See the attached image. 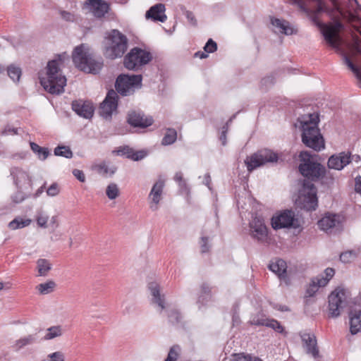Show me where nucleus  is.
<instances>
[{
  "instance_id": "0e129e2a",
  "label": "nucleus",
  "mask_w": 361,
  "mask_h": 361,
  "mask_svg": "<svg viewBox=\"0 0 361 361\" xmlns=\"http://www.w3.org/2000/svg\"><path fill=\"white\" fill-rule=\"evenodd\" d=\"M228 122L223 127L222 133L220 136V140L221 141V143L223 145H226V133L228 130Z\"/></svg>"
},
{
  "instance_id": "13d9d810",
  "label": "nucleus",
  "mask_w": 361,
  "mask_h": 361,
  "mask_svg": "<svg viewBox=\"0 0 361 361\" xmlns=\"http://www.w3.org/2000/svg\"><path fill=\"white\" fill-rule=\"evenodd\" d=\"M10 134H18V128H12L10 126H6L1 133V135L3 136H6Z\"/></svg>"
},
{
  "instance_id": "f03ea898",
  "label": "nucleus",
  "mask_w": 361,
  "mask_h": 361,
  "mask_svg": "<svg viewBox=\"0 0 361 361\" xmlns=\"http://www.w3.org/2000/svg\"><path fill=\"white\" fill-rule=\"evenodd\" d=\"M302 128V141L308 147L315 151L324 148V140L317 127L319 117L317 115L309 114L298 118Z\"/></svg>"
},
{
  "instance_id": "7c9ffc66",
  "label": "nucleus",
  "mask_w": 361,
  "mask_h": 361,
  "mask_svg": "<svg viewBox=\"0 0 361 361\" xmlns=\"http://www.w3.org/2000/svg\"><path fill=\"white\" fill-rule=\"evenodd\" d=\"M210 299V288L207 283H202L200 288V293L197 301L198 309L200 310Z\"/></svg>"
},
{
  "instance_id": "680f3d73",
  "label": "nucleus",
  "mask_w": 361,
  "mask_h": 361,
  "mask_svg": "<svg viewBox=\"0 0 361 361\" xmlns=\"http://www.w3.org/2000/svg\"><path fill=\"white\" fill-rule=\"evenodd\" d=\"M73 174L79 181L82 183L85 181V176L82 171L79 169H74L73 171Z\"/></svg>"
},
{
  "instance_id": "72a5a7b5",
  "label": "nucleus",
  "mask_w": 361,
  "mask_h": 361,
  "mask_svg": "<svg viewBox=\"0 0 361 361\" xmlns=\"http://www.w3.org/2000/svg\"><path fill=\"white\" fill-rule=\"evenodd\" d=\"M56 283L54 281H48L36 286V289L41 295H47L52 293L56 288Z\"/></svg>"
},
{
  "instance_id": "6e6d98bb",
  "label": "nucleus",
  "mask_w": 361,
  "mask_h": 361,
  "mask_svg": "<svg viewBox=\"0 0 361 361\" xmlns=\"http://www.w3.org/2000/svg\"><path fill=\"white\" fill-rule=\"evenodd\" d=\"M201 252L205 253L209 250V245L208 244V238L202 237L200 240Z\"/></svg>"
},
{
  "instance_id": "338daca9",
  "label": "nucleus",
  "mask_w": 361,
  "mask_h": 361,
  "mask_svg": "<svg viewBox=\"0 0 361 361\" xmlns=\"http://www.w3.org/2000/svg\"><path fill=\"white\" fill-rule=\"evenodd\" d=\"M355 191L361 195V176L355 178Z\"/></svg>"
},
{
  "instance_id": "1a4fd4ad",
  "label": "nucleus",
  "mask_w": 361,
  "mask_h": 361,
  "mask_svg": "<svg viewBox=\"0 0 361 361\" xmlns=\"http://www.w3.org/2000/svg\"><path fill=\"white\" fill-rule=\"evenodd\" d=\"M278 160V156L272 151L264 149L255 153L245 161L247 170L252 171L257 167H259L268 162H276Z\"/></svg>"
},
{
  "instance_id": "aec40b11",
  "label": "nucleus",
  "mask_w": 361,
  "mask_h": 361,
  "mask_svg": "<svg viewBox=\"0 0 361 361\" xmlns=\"http://www.w3.org/2000/svg\"><path fill=\"white\" fill-rule=\"evenodd\" d=\"M72 109L80 116L90 118L94 114V106L90 102L75 100L72 102Z\"/></svg>"
},
{
  "instance_id": "9b49d317",
  "label": "nucleus",
  "mask_w": 361,
  "mask_h": 361,
  "mask_svg": "<svg viewBox=\"0 0 361 361\" xmlns=\"http://www.w3.org/2000/svg\"><path fill=\"white\" fill-rule=\"evenodd\" d=\"M271 226L275 230L283 228H297L298 220L295 218V214L291 210H286L280 214L271 218Z\"/></svg>"
},
{
  "instance_id": "58836bf2",
  "label": "nucleus",
  "mask_w": 361,
  "mask_h": 361,
  "mask_svg": "<svg viewBox=\"0 0 361 361\" xmlns=\"http://www.w3.org/2000/svg\"><path fill=\"white\" fill-rule=\"evenodd\" d=\"M30 219L23 220L22 219L16 218L8 224V227L12 230H16L30 225Z\"/></svg>"
},
{
  "instance_id": "a878e982",
  "label": "nucleus",
  "mask_w": 361,
  "mask_h": 361,
  "mask_svg": "<svg viewBox=\"0 0 361 361\" xmlns=\"http://www.w3.org/2000/svg\"><path fill=\"white\" fill-rule=\"evenodd\" d=\"M38 341V336L37 333L25 336L18 340H16L13 345V348L16 350H20L22 348L32 345L37 343Z\"/></svg>"
},
{
  "instance_id": "6ab92c4d",
  "label": "nucleus",
  "mask_w": 361,
  "mask_h": 361,
  "mask_svg": "<svg viewBox=\"0 0 361 361\" xmlns=\"http://www.w3.org/2000/svg\"><path fill=\"white\" fill-rule=\"evenodd\" d=\"M14 183L18 189H29L32 186V180L28 173L19 168H13L11 171Z\"/></svg>"
},
{
  "instance_id": "a19ab883",
  "label": "nucleus",
  "mask_w": 361,
  "mask_h": 361,
  "mask_svg": "<svg viewBox=\"0 0 361 361\" xmlns=\"http://www.w3.org/2000/svg\"><path fill=\"white\" fill-rule=\"evenodd\" d=\"M8 75L15 82H18L21 76V69L14 65H11L7 68Z\"/></svg>"
},
{
  "instance_id": "f704fd0d",
  "label": "nucleus",
  "mask_w": 361,
  "mask_h": 361,
  "mask_svg": "<svg viewBox=\"0 0 361 361\" xmlns=\"http://www.w3.org/2000/svg\"><path fill=\"white\" fill-rule=\"evenodd\" d=\"M47 334L44 338V340H51L57 337H60L63 334V329L61 326H52L47 329Z\"/></svg>"
},
{
  "instance_id": "c85d7f7f",
  "label": "nucleus",
  "mask_w": 361,
  "mask_h": 361,
  "mask_svg": "<svg viewBox=\"0 0 361 361\" xmlns=\"http://www.w3.org/2000/svg\"><path fill=\"white\" fill-rule=\"evenodd\" d=\"M269 269L277 274L281 279H286V273L287 265L284 260L278 259L274 262H271L269 265Z\"/></svg>"
},
{
  "instance_id": "6e6552de",
  "label": "nucleus",
  "mask_w": 361,
  "mask_h": 361,
  "mask_svg": "<svg viewBox=\"0 0 361 361\" xmlns=\"http://www.w3.org/2000/svg\"><path fill=\"white\" fill-rule=\"evenodd\" d=\"M152 59L149 52L138 47L132 49L124 58V66L128 70H137Z\"/></svg>"
},
{
  "instance_id": "c03bdc74",
  "label": "nucleus",
  "mask_w": 361,
  "mask_h": 361,
  "mask_svg": "<svg viewBox=\"0 0 361 361\" xmlns=\"http://www.w3.org/2000/svg\"><path fill=\"white\" fill-rule=\"evenodd\" d=\"M49 216L47 215L42 210H39L37 214V223L39 227L47 228Z\"/></svg>"
},
{
  "instance_id": "4d7b16f0",
  "label": "nucleus",
  "mask_w": 361,
  "mask_h": 361,
  "mask_svg": "<svg viewBox=\"0 0 361 361\" xmlns=\"http://www.w3.org/2000/svg\"><path fill=\"white\" fill-rule=\"evenodd\" d=\"M59 189L56 183L51 184L47 190V193L49 196H56L59 194Z\"/></svg>"
},
{
  "instance_id": "69168bd1",
  "label": "nucleus",
  "mask_w": 361,
  "mask_h": 361,
  "mask_svg": "<svg viewBox=\"0 0 361 361\" xmlns=\"http://www.w3.org/2000/svg\"><path fill=\"white\" fill-rule=\"evenodd\" d=\"M311 18H312V22L317 26L320 28L321 30V32H322V30H323V27H325L326 25L322 23L318 17H317V14L316 13H313L311 16Z\"/></svg>"
},
{
  "instance_id": "ea45409f",
  "label": "nucleus",
  "mask_w": 361,
  "mask_h": 361,
  "mask_svg": "<svg viewBox=\"0 0 361 361\" xmlns=\"http://www.w3.org/2000/svg\"><path fill=\"white\" fill-rule=\"evenodd\" d=\"M177 138V133L174 129H168L162 139V145H169L173 144Z\"/></svg>"
},
{
  "instance_id": "5701e85b",
  "label": "nucleus",
  "mask_w": 361,
  "mask_h": 361,
  "mask_svg": "<svg viewBox=\"0 0 361 361\" xmlns=\"http://www.w3.org/2000/svg\"><path fill=\"white\" fill-rule=\"evenodd\" d=\"M271 23L274 27V32L281 33L286 35H290L295 34L297 30L291 26L290 23L287 20L272 18Z\"/></svg>"
},
{
  "instance_id": "603ef678",
  "label": "nucleus",
  "mask_w": 361,
  "mask_h": 361,
  "mask_svg": "<svg viewBox=\"0 0 361 361\" xmlns=\"http://www.w3.org/2000/svg\"><path fill=\"white\" fill-rule=\"evenodd\" d=\"M217 49L216 43L212 39H209L204 47V50L207 53H213Z\"/></svg>"
},
{
  "instance_id": "bf43d9fd",
  "label": "nucleus",
  "mask_w": 361,
  "mask_h": 361,
  "mask_svg": "<svg viewBox=\"0 0 361 361\" xmlns=\"http://www.w3.org/2000/svg\"><path fill=\"white\" fill-rule=\"evenodd\" d=\"M267 320L268 319L264 317H254L251 320V323L254 325L267 326Z\"/></svg>"
},
{
  "instance_id": "4be33fe9",
  "label": "nucleus",
  "mask_w": 361,
  "mask_h": 361,
  "mask_svg": "<svg viewBox=\"0 0 361 361\" xmlns=\"http://www.w3.org/2000/svg\"><path fill=\"white\" fill-rule=\"evenodd\" d=\"M351 161L349 153L341 152L331 156L328 160V167L331 169L341 170Z\"/></svg>"
},
{
  "instance_id": "dca6fc26",
  "label": "nucleus",
  "mask_w": 361,
  "mask_h": 361,
  "mask_svg": "<svg viewBox=\"0 0 361 361\" xmlns=\"http://www.w3.org/2000/svg\"><path fill=\"white\" fill-rule=\"evenodd\" d=\"M302 342V346L307 354L312 355L314 358L319 356L316 336L314 334L309 332H301L300 334Z\"/></svg>"
},
{
  "instance_id": "cd10ccee",
  "label": "nucleus",
  "mask_w": 361,
  "mask_h": 361,
  "mask_svg": "<svg viewBox=\"0 0 361 361\" xmlns=\"http://www.w3.org/2000/svg\"><path fill=\"white\" fill-rule=\"evenodd\" d=\"M350 331L352 334H356L361 331V310L350 311Z\"/></svg>"
},
{
  "instance_id": "2f4dec72",
  "label": "nucleus",
  "mask_w": 361,
  "mask_h": 361,
  "mask_svg": "<svg viewBox=\"0 0 361 361\" xmlns=\"http://www.w3.org/2000/svg\"><path fill=\"white\" fill-rule=\"evenodd\" d=\"M92 169L99 174L104 176L107 174L111 176L116 171L117 169L116 167L114 166L109 167L105 161L93 165Z\"/></svg>"
},
{
  "instance_id": "4468645a",
  "label": "nucleus",
  "mask_w": 361,
  "mask_h": 361,
  "mask_svg": "<svg viewBox=\"0 0 361 361\" xmlns=\"http://www.w3.org/2000/svg\"><path fill=\"white\" fill-rule=\"evenodd\" d=\"M84 6L97 18H103L109 10V4L103 0H86Z\"/></svg>"
},
{
  "instance_id": "de8ad7c7",
  "label": "nucleus",
  "mask_w": 361,
  "mask_h": 361,
  "mask_svg": "<svg viewBox=\"0 0 361 361\" xmlns=\"http://www.w3.org/2000/svg\"><path fill=\"white\" fill-rule=\"evenodd\" d=\"M231 361H262V360L255 358V360H252V357L249 355L235 354Z\"/></svg>"
},
{
  "instance_id": "774afa93",
  "label": "nucleus",
  "mask_w": 361,
  "mask_h": 361,
  "mask_svg": "<svg viewBox=\"0 0 361 361\" xmlns=\"http://www.w3.org/2000/svg\"><path fill=\"white\" fill-rule=\"evenodd\" d=\"M232 321H233V326L236 325V324H238L240 323V317H239L238 314L236 312L233 313Z\"/></svg>"
},
{
  "instance_id": "9d476101",
  "label": "nucleus",
  "mask_w": 361,
  "mask_h": 361,
  "mask_svg": "<svg viewBox=\"0 0 361 361\" xmlns=\"http://www.w3.org/2000/svg\"><path fill=\"white\" fill-rule=\"evenodd\" d=\"M300 200L305 209L307 211L316 209L318 202L317 188L312 182L309 180L304 181Z\"/></svg>"
},
{
  "instance_id": "f257e3e1",
  "label": "nucleus",
  "mask_w": 361,
  "mask_h": 361,
  "mask_svg": "<svg viewBox=\"0 0 361 361\" xmlns=\"http://www.w3.org/2000/svg\"><path fill=\"white\" fill-rule=\"evenodd\" d=\"M66 59H68V56L64 53L59 55L57 59L49 61L46 75L39 78L42 86L51 94H59L64 92L66 78L62 75L59 66Z\"/></svg>"
},
{
  "instance_id": "e433bc0d",
  "label": "nucleus",
  "mask_w": 361,
  "mask_h": 361,
  "mask_svg": "<svg viewBox=\"0 0 361 361\" xmlns=\"http://www.w3.org/2000/svg\"><path fill=\"white\" fill-rule=\"evenodd\" d=\"M37 267L39 276H45L51 268V264L45 259H40L37 262Z\"/></svg>"
},
{
  "instance_id": "393cba45",
  "label": "nucleus",
  "mask_w": 361,
  "mask_h": 361,
  "mask_svg": "<svg viewBox=\"0 0 361 361\" xmlns=\"http://www.w3.org/2000/svg\"><path fill=\"white\" fill-rule=\"evenodd\" d=\"M118 155H126L127 158L133 161H139L145 157L146 153L144 151H134L128 146H123L118 148L116 150Z\"/></svg>"
},
{
  "instance_id": "bb28decb",
  "label": "nucleus",
  "mask_w": 361,
  "mask_h": 361,
  "mask_svg": "<svg viewBox=\"0 0 361 361\" xmlns=\"http://www.w3.org/2000/svg\"><path fill=\"white\" fill-rule=\"evenodd\" d=\"M149 288L153 297L152 302L157 304L161 310H164L166 307L165 300L164 295L160 294L159 286L157 283H150Z\"/></svg>"
},
{
  "instance_id": "a18cd8bd",
  "label": "nucleus",
  "mask_w": 361,
  "mask_h": 361,
  "mask_svg": "<svg viewBox=\"0 0 361 361\" xmlns=\"http://www.w3.org/2000/svg\"><path fill=\"white\" fill-rule=\"evenodd\" d=\"M343 62L346 66L356 75V76L360 78V73L359 71V69L357 67H356L353 62L350 61V59L348 58V56L344 55L343 56Z\"/></svg>"
},
{
  "instance_id": "e2e57ef3",
  "label": "nucleus",
  "mask_w": 361,
  "mask_h": 361,
  "mask_svg": "<svg viewBox=\"0 0 361 361\" xmlns=\"http://www.w3.org/2000/svg\"><path fill=\"white\" fill-rule=\"evenodd\" d=\"M185 15L188 22L191 25H196L197 21H196L195 17L194 14L191 11H185Z\"/></svg>"
},
{
  "instance_id": "4c0bfd02",
  "label": "nucleus",
  "mask_w": 361,
  "mask_h": 361,
  "mask_svg": "<svg viewBox=\"0 0 361 361\" xmlns=\"http://www.w3.org/2000/svg\"><path fill=\"white\" fill-rule=\"evenodd\" d=\"M54 155L58 157H63L67 159L73 157V152L68 146L59 145L54 149Z\"/></svg>"
},
{
  "instance_id": "7ed1b4c3",
  "label": "nucleus",
  "mask_w": 361,
  "mask_h": 361,
  "mask_svg": "<svg viewBox=\"0 0 361 361\" xmlns=\"http://www.w3.org/2000/svg\"><path fill=\"white\" fill-rule=\"evenodd\" d=\"M72 58L75 66L87 73L97 74L103 67L102 59H95L90 47L85 44L74 49Z\"/></svg>"
},
{
  "instance_id": "f3484780",
  "label": "nucleus",
  "mask_w": 361,
  "mask_h": 361,
  "mask_svg": "<svg viewBox=\"0 0 361 361\" xmlns=\"http://www.w3.org/2000/svg\"><path fill=\"white\" fill-rule=\"evenodd\" d=\"M164 181L159 179L152 186L149 194V208L152 211H157L159 209V204L162 199Z\"/></svg>"
},
{
  "instance_id": "473e14b6",
  "label": "nucleus",
  "mask_w": 361,
  "mask_h": 361,
  "mask_svg": "<svg viewBox=\"0 0 361 361\" xmlns=\"http://www.w3.org/2000/svg\"><path fill=\"white\" fill-rule=\"evenodd\" d=\"M31 149L35 153L40 160H45L49 155V150L47 147H42L35 142L30 144Z\"/></svg>"
},
{
  "instance_id": "864d4df0",
  "label": "nucleus",
  "mask_w": 361,
  "mask_h": 361,
  "mask_svg": "<svg viewBox=\"0 0 361 361\" xmlns=\"http://www.w3.org/2000/svg\"><path fill=\"white\" fill-rule=\"evenodd\" d=\"M335 274V271L334 269L332 268H327L325 269L324 271V274L325 276H323V275H318L317 277L318 278H322L324 279V280L326 281V284L329 283V281H330V279L334 276Z\"/></svg>"
},
{
  "instance_id": "49530a36",
  "label": "nucleus",
  "mask_w": 361,
  "mask_h": 361,
  "mask_svg": "<svg viewBox=\"0 0 361 361\" xmlns=\"http://www.w3.org/2000/svg\"><path fill=\"white\" fill-rule=\"evenodd\" d=\"M49 361H65V355L61 351H56L47 355Z\"/></svg>"
},
{
  "instance_id": "052dcab7",
  "label": "nucleus",
  "mask_w": 361,
  "mask_h": 361,
  "mask_svg": "<svg viewBox=\"0 0 361 361\" xmlns=\"http://www.w3.org/2000/svg\"><path fill=\"white\" fill-rule=\"evenodd\" d=\"M61 16L63 20L69 22H73L75 19L73 13L65 11L61 12Z\"/></svg>"
},
{
  "instance_id": "3c124183",
  "label": "nucleus",
  "mask_w": 361,
  "mask_h": 361,
  "mask_svg": "<svg viewBox=\"0 0 361 361\" xmlns=\"http://www.w3.org/2000/svg\"><path fill=\"white\" fill-rule=\"evenodd\" d=\"M179 350L180 347L178 345H173V347H171L169 352L167 359H169L171 361L176 360Z\"/></svg>"
},
{
  "instance_id": "423d86ee",
  "label": "nucleus",
  "mask_w": 361,
  "mask_h": 361,
  "mask_svg": "<svg viewBox=\"0 0 361 361\" xmlns=\"http://www.w3.org/2000/svg\"><path fill=\"white\" fill-rule=\"evenodd\" d=\"M300 157L302 163L299 166V171L303 176L316 180L324 176L325 167L317 162L312 161L309 152H302Z\"/></svg>"
},
{
  "instance_id": "c756f323",
  "label": "nucleus",
  "mask_w": 361,
  "mask_h": 361,
  "mask_svg": "<svg viewBox=\"0 0 361 361\" xmlns=\"http://www.w3.org/2000/svg\"><path fill=\"white\" fill-rule=\"evenodd\" d=\"M326 285V281L317 276L312 278L306 290L308 297H312L318 291L319 288Z\"/></svg>"
},
{
  "instance_id": "f8f14e48",
  "label": "nucleus",
  "mask_w": 361,
  "mask_h": 361,
  "mask_svg": "<svg viewBox=\"0 0 361 361\" xmlns=\"http://www.w3.org/2000/svg\"><path fill=\"white\" fill-rule=\"evenodd\" d=\"M118 94L113 90L107 95L99 107V114L105 119H110L112 114L116 111L118 106Z\"/></svg>"
},
{
  "instance_id": "09e8293b",
  "label": "nucleus",
  "mask_w": 361,
  "mask_h": 361,
  "mask_svg": "<svg viewBox=\"0 0 361 361\" xmlns=\"http://www.w3.org/2000/svg\"><path fill=\"white\" fill-rule=\"evenodd\" d=\"M266 326L272 328L273 329L280 333H281L283 331V328L280 324V323L274 319H268Z\"/></svg>"
},
{
  "instance_id": "0eeeda50",
  "label": "nucleus",
  "mask_w": 361,
  "mask_h": 361,
  "mask_svg": "<svg viewBox=\"0 0 361 361\" xmlns=\"http://www.w3.org/2000/svg\"><path fill=\"white\" fill-rule=\"evenodd\" d=\"M141 82L140 75H121L116 79L115 87L117 92L122 96H128L141 87Z\"/></svg>"
},
{
  "instance_id": "412c9836",
  "label": "nucleus",
  "mask_w": 361,
  "mask_h": 361,
  "mask_svg": "<svg viewBox=\"0 0 361 361\" xmlns=\"http://www.w3.org/2000/svg\"><path fill=\"white\" fill-rule=\"evenodd\" d=\"M128 122L133 127L145 128L151 126L153 120L151 117H147L140 112L133 111L128 114Z\"/></svg>"
},
{
  "instance_id": "2eb2a0df",
  "label": "nucleus",
  "mask_w": 361,
  "mask_h": 361,
  "mask_svg": "<svg viewBox=\"0 0 361 361\" xmlns=\"http://www.w3.org/2000/svg\"><path fill=\"white\" fill-rule=\"evenodd\" d=\"M317 224L320 229L329 233L341 228V217L336 214H326Z\"/></svg>"
},
{
  "instance_id": "79ce46f5",
  "label": "nucleus",
  "mask_w": 361,
  "mask_h": 361,
  "mask_svg": "<svg viewBox=\"0 0 361 361\" xmlns=\"http://www.w3.org/2000/svg\"><path fill=\"white\" fill-rule=\"evenodd\" d=\"M106 195L109 200H115L119 196V189L118 185L114 183H110L106 189Z\"/></svg>"
},
{
  "instance_id": "5fc2aeb1",
  "label": "nucleus",
  "mask_w": 361,
  "mask_h": 361,
  "mask_svg": "<svg viewBox=\"0 0 361 361\" xmlns=\"http://www.w3.org/2000/svg\"><path fill=\"white\" fill-rule=\"evenodd\" d=\"M25 198L26 195L22 191H18L11 197L12 201L16 204L22 202Z\"/></svg>"
},
{
  "instance_id": "8fccbe9b",
  "label": "nucleus",
  "mask_w": 361,
  "mask_h": 361,
  "mask_svg": "<svg viewBox=\"0 0 361 361\" xmlns=\"http://www.w3.org/2000/svg\"><path fill=\"white\" fill-rule=\"evenodd\" d=\"M179 350L180 347L178 345H173V347H171L169 352L167 359H169L171 361L176 360Z\"/></svg>"
},
{
  "instance_id": "ddd939ff",
  "label": "nucleus",
  "mask_w": 361,
  "mask_h": 361,
  "mask_svg": "<svg viewBox=\"0 0 361 361\" xmlns=\"http://www.w3.org/2000/svg\"><path fill=\"white\" fill-rule=\"evenodd\" d=\"M250 231L251 236L261 243H265L268 240L267 228L263 219L255 217L250 223Z\"/></svg>"
},
{
  "instance_id": "37998d69",
  "label": "nucleus",
  "mask_w": 361,
  "mask_h": 361,
  "mask_svg": "<svg viewBox=\"0 0 361 361\" xmlns=\"http://www.w3.org/2000/svg\"><path fill=\"white\" fill-rule=\"evenodd\" d=\"M358 255L355 250H348L340 255V259L343 263H349L353 261Z\"/></svg>"
},
{
  "instance_id": "a211bd4d",
  "label": "nucleus",
  "mask_w": 361,
  "mask_h": 361,
  "mask_svg": "<svg viewBox=\"0 0 361 361\" xmlns=\"http://www.w3.org/2000/svg\"><path fill=\"white\" fill-rule=\"evenodd\" d=\"M342 25L339 22L335 23L333 25H325L322 30V35L326 42L332 47H337L339 41L338 32Z\"/></svg>"
},
{
  "instance_id": "20e7f679",
  "label": "nucleus",
  "mask_w": 361,
  "mask_h": 361,
  "mask_svg": "<svg viewBox=\"0 0 361 361\" xmlns=\"http://www.w3.org/2000/svg\"><path fill=\"white\" fill-rule=\"evenodd\" d=\"M104 54L110 59L123 56L128 47V39L118 30H111L104 39Z\"/></svg>"
},
{
  "instance_id": "b1692460",
  "label": "nucleus",
  "mask_w": 361,
  "mask_h": 361,
  "mask_svg": "<svg viewBox=\"0 0 361 361\" xmlns=\"http://www.w3.org/2000/svg\"><path fill=\"white\" fill-rule=\"evenodd\" d=\"M165 6L163 4H157L152 6L147 11L145 17L152 18L154 20L164 22L166 20V16L164 14Z\"/></svg>"
},
{
  "instance_id": "39448f33",
  "label": "nucleus",
  "mask_w": 361,
  "mask_h": 361,
  "mask_svg": "<svg viewBox=\"0 0 361 361\" xmlns=\"http://www.w3.org/2000/svg\"><path fill=\"white\" fill-rule=\"evenodd\" d=\"M351 298L350 292L342 288H336L329 296V312L332 317H338L349 305Z\"/></svg>"
},
{
  "instance_id": "c9c22d12",
  "label": "nucleus",
  "mask_w": 361,
  "mask_h": 361,
  "mask_svg": "<svg viewBox=\"0 0 361 361\" xmlns=\"http://www.w3.org/2000/svg\"><path fill=\"white\" fill-rule=\"evenodd\" d=\"M169 322L173 324L176 325L181 322L183 317L180 312L176 309H170L166 311Z\"/></svg>"
}]
</instances>
